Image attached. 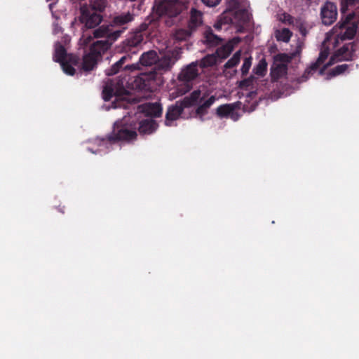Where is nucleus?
Returning <instances> with one entry per match:
<instances>
[{"label": "nucleus", "mask_w": 359, "mask_h": 359, "mask_svg": "<svg viewBox=\"0 0 359 359\" xmlns=\"http://www.w3.org/2000/svg\"><path fill=\"white\" fill-rule=\"evenodd\" d=\"M181 50L172 49L166 52L156 62L150 70L142 72L138 76L128 78L120 76L116 79H109L102 90L103 99L109 101L114 96L121 98L130 94L133 89L149 90L153 83L161 78L163 72L170 71L175 62L180 58Z\"/></svg>", "instance_id": "1"}, {"label": "nucleus", "mask_w": 359, "mask_h": 359, "mask_svg": "<svg viewBox=\"0 0 359 359\" xmlns=\"http://www.w3.org/2000/svg\"><path fill=\"white\" fill-rule=\"evenodd\" d=\"M121 32H110L107 28L99 27L93 31V37L97 40L90 46L89 52L83 57L82 69L92 71L102 59V55L108 50L112 43L120 36Z\"/></svg>", "instance_id": "2"}, {"label": "nucleus", "mask_w": 359, "mask_h": 359, "mask_svg": "<svg viewBox=\"0 0 359 359\" xmlns=\"http://www.w3.org/2000/svg\"><path fill=\"white\" fill-rule=\"evenodd\" d=\"M137 128L135 123H128L126 120L116 121L112 132L106 137L97 140V144L109 149L112 144L118 142L135 140L137 136Z\"/></svg>", "instance_id": "3"}, {"label": "nucleus", "mask_w": 359, "mask_h": 359, "mask_svg": "<svg viewBox=\"0 0 359 359\" xmlns=\"http://www.w3.org/2000/svg\"><path fill=\"white\" fill-rule=\"evenodd\" d=\"M201 98V90H196L183 100L169 106L165 113V125L172 126V123L180 117L185 108L195 106Z\"/></svg>", "instance_id": "4"}, {"label": "nucleus", "mask_w": 359, "mask_h": 359, "mask_svg": "<svg viewBox=\"0 0 359 359\" xmlns=\"http://www.w3.org/2000/svg\"><path fill=\"white\" fill-rule=\"evenodd\" d=\"M358 43L356 41L350 42L344 44L340 48L337 49L330 58L329 62L323 67L319 71L320 74H323L325 69L341 61H352L355 57Z\"/></svg>", "instance_id": "5"}, {"label": "nucleus", "mask_w": 359, "mask_h": 359, "mask_svg": "<svg viewBox=\"0 0 359 359\" xmlns=\"http://www.w3.org/2000/svg\"><path fill=\"white\" fill-rule=\"evenodd\" d=\"M186 6L179 0H163L155 6V11L159 16L174 18L180 15Z\"/></svg>", "instance_id": "6"}, {"label": "nucleus", "mask_w": 359, "mask_h": 359, "mask_svg": "<svg viewBox=\"0 0 359 359\" xmlns=\"http://www.w3.org/2000/svg\"><path fill=\"white\" fill-rule=\"evenodd\" d=\"M290 60L291 57L285 53H278L274 56L270 72L273 81H276L287 74V64Z\"/></svg>", "instance_id": "7"}, {"label": "nucleus", "mask_w": 359, "mask_h": 359, "mask_svg": "<svg viewBox=\"0 0 359 359\" xmlns=\"http://www.w3.org/2000/svg\"><path fill=\"white\" fill-rule=\"evenodd\" d=\"M197 62H192L182 69L178 74L179 81L183 83L186 86V91H189L192 88V81L199 76V69Z\"/></svg>", "instance_id": "8"}, {"label": "nucleus", "mask_w": 359, "mask_h": 359, "mask_svg": "<svg viewBox=\"0 0 359 359\" xmlns=\"http://www.w3.org/2000/svg\"><path fill=\"white\" fill-rule=\"evenodd\" d=\"M143 40L144 36L142 32L137 31L131 33L123 41L121 50L126 54H136L139 51Z\"/></svg>", "instance_id": "9"}, {"label": "nucleus", "mask_w": 359, "mask_h": 359, "mask_svg": "<svg viewBox=\"0 0 359 359\" xmlns=\"http://www.w3.org/2000/svg\"><path fill=\"white\" fill-rule=\"evenodd\" d=\"M133 20L134 14L130 12L122 13L113 18L110 25H102L100 27L107 28L110 32H121V35L128 28L127 25Z\"/></svg>", "instance_id": "10"}, {"label": "nucleus", "mask_w": 359, "mask_h": 359, "mask_svg": "<svg viewBox=\"0 0 359 359\" xmlns=\"http://www.w3.org/2000/svg\"><path fill=\"white\" fill-rule=\"evenodd\" d=\"M80 20L87 29L97 27L102 20V15L87 8V5L81 7Z\"/></svg>", "instance_id": "11"}, {"label": "nucleus", "mask_w": 359, "mask_h": 359, "mask_svg": "<svg viewBox=\"0 0 359 359\" xmlns=\"http://www.w3.org/2000/svg\"><path fill=\"white\" fill-rule=\"evenodd\" d=\"M131 55L125 54L123 55L117 62H116L110 68L105 70V73L107 76H113L118 73L121 69L124 70H134L137 68V64H129L127 63L131 60Z\"/></svg>", "instance_id": "12"}, {"label": "nucleus", "mask_w": 359, "mask_h": 359, "mask_svg": "<svg viewBox=\"0 0 359 359\" xmlns=\"http://www.w3.org/2000/svg\"><path fill=\"white\" fill-rule=\"evenodd\" d=\"M320 16L325 25H331L337 20V6L334 3L327 1L321 8Z\"/></svg>", "instance_id": "13"}, {"label": "nucleus", "mask_w": 359, "mask_h": 359, "mask_svg": "<svg viewBox=\"0 0 359 359\" xmlns=\"http://www.w3.org/2000/svg\"><path fill=\"white\" fill-rule=\"evenodd\" d=\"M358 25L359 22L353 20L351 24L347 23L342 28H340L337 24L332 30L341 40L352 39L357 32Z\"/></svg>", "instance_id": "14"}, {"label": "nucleus", "mask_w": 359, "mask_h": 359, "mask_svg": "<svg viewBox=\"0 0 359 359\" xmlns=\"http://www.w3.org/2000/svg\"><path fill=\"white\" fill-rule=\"evenodd\" d=\"M208 97V94L207 93H205L203 95L201 93V98L198 100V102L195 104L198 105L196 109V114L201 118L208 114V109L216 101V97L215 95H211L209 97Z\"/></svg>", "instance_id": "15"}, {"label": "nucleus", "mask_w": 359, "mask_h": 359, "mask_svg": "<svg viewBox=\"0 0 359 359\" xmlns=\"http://www.w3.org/2000/svg\"><path fill=\"white\" fill-rule=\"evenodd\" d=\"M137 111L140 113H144L146 116L158 118L161 116L163 108L160 103H146L138 106Z\"/></svg>", "instance_id": "16"}, {"label": "nucleus", "mask_w": 359, "mask_h": 359, "mask_svg": "<svg viewBox=\"0 0 359 359\" xmlns=\"http://www.w3.org/2000/svg\"><path fill=\"white\" fill-rule=\"evenodd\" d=\"M330 54V49L327 47H325L323 46V48L320 50L319 53V56L317 60L312 63L309 68H307L302 77L306 79L309 78L311 74H313L315 72H316L320 66L325 62V60L327 58Z\"/></svg>", "instance_id": "17"}, {"label": "nucleus", "mask_w": 359, "mask_h": 359, "mask_svg": "<svg viewBox=\"0 0 359 359\" xmlns=\"http://www.w3.org/2000/svg\"><path fill=\"white\" fill-rule=\"evenodd\" d=\"M230 16L233 18V23H238L239 32H243V27L248 25L251 19V15L246 9L235 11Z\"/></svg>", "instance_id": "18"}, {"label": "nucleus", "mask_w": 359, "mask_h": 359, "mask_svg": "<svg viewBox=\"0 0 359 359\" xmlns=\"http://www.w3.org/2000/svg\"><path fill=\"white\" fill-rule=\"evenodd\" d=\"M137 125V129L142 135H150L156 131L158 127L157 123L153 119H145L135 123Z\"/></svg>", "instance_id": "19"}, {"label": "nucleus", "mask_w": 359, "mask_h": 359, "mask_svg": "<svg viewBox=\"0 0 359 359\" xmlns=\"http://www.w3.org/2000/svg\"><path fill=\"white\" fill-rule=\"evenodd\" d=\"M158 60V55L155 50H149L142 54L140 57L139 62L143 66L156 65Z\"/></svg>", "instance_id": "20"}, {"label": "nucleus", "mask_w": 359, "mask_h": 359, "mask_svg": "<svg viewBox=\"0 0 359 359\" xmlns=\"http://www.w3.org/2000/svg\"><path fill=\"white\" fill-rule=\"evenodd\" d=\"M241 104V102H236L231 104L219 105L216 109V114L220 118L228 117L233 109H239Z\"/></svg>", "instance_id": "21"}, {"label": "nucleus", "mask_w": 359, "mask_h": 359, "mask_svg": "<svg viewBox=\"0 0 359 359\" xmlns=\"http://www.w3.org/2000/svg\"><path fill=\"white\" fill-rule=\"evenodd\" d=\"M202 18L203 13L197 9L192 8L190 11V20L188 23L189 29L195 31L202 24Z\"/></svg>", "instance_id": "22"}, {"label": "nucleus", "mask_w": 359, "mask_h": 359, "mask_svg": "<svg viewBox=\"0 0 359 359\" xmlns=\"http://www.w3.org/2000/svg\"><path fill=\"white\" fill-rule=\"evenodd\" d=\"M203 36L204 43H206L208 46H216L219 45L222 41L219 36L213 33V31L210 27H208L205 31Z\"/></svg>", "instance_id": "23"}, {"label": "nucleus", "mask_w": 359, "mask_h": 359, "mask_svg": "<svg viewBox=\"0 0 359 359\" xmlns=\"http://www.w3.org/2000/svg\"><path fill=\"white\" fill-rule=\"evenodd\" d=\"M217 56L215 54H208L203 57L200 60L195 61L197 62V65L201 69H204L210 67H212L217 64Z\"/></svg>", "instance_id": "24"}, {"label": "nucleus", "mask_w": 359, "mask_h": 359, "mask_svg": "<svg viewBox=\"0 0 359 359\" xmlns=\"http://www.w3.org/2000/svg\"><path fill=\"white\" fill-rule=\"evenodd\" d=\"M107 5V0H90V4L87 5V8L101 14L104 11Z\"/></svg>", "instance_id": "25"}, {"label": "nucleus", "mask_w": 359, "mask_h": 359, "mask_svg": "<svg viewBox=\"0 0 359 359\" xmlns=\"http://www.w3.org/2000/svg\"><path fill=\"white\" fill-rule=\"evenodd\" d=\"M355 20L358 22H359V7L357 8L354 11L348 13L345 18H341V20L337 23V26L340 28H342L347 23L351 22V21Z\"/></svg>", "instance_id": "26"}, {"label": "nucleus", "mask_w": 359, "mask_h": 359, "mask_svg": "<svg viewBox=\"0 0 359 359\" xmlns=\"http://www.w3.org/2000/svg\"><path fill=\"white\" fill-rule=\"evenodd\" d=\"M233 24V18L229 15L227 12H224L217 22L214 24L216 30L219 31L222 28V25Z\"/></svg>", "instance_id": "27"}, {"label": "nucleus", "mask_w": 359, "mask_h": 359, "mask_svg": "<svg viewBox=\"0 0 359 359\" xmlns=\"http://www.w3.org/2000/svg\"><path fill=\"white\" fill-rule=\"evenodd\" d=\"M292 36V32L288 28L276 30L275 32V36L278 41L287 43L290 41Z\"/></svg>", "instance_id": "28"}, {"label": "nucleus", "mask_w": 359, "mask_h": 359, "mask_svg": "<svg viewBox=\"0 0 359 359\" xmlns=\"http://www.w3.org/2000/svg\"><path fill=\"white\" fill-rule=\"evenodd\" d=\"M267 72V62L265 58H262L253 68V73L259 76L263 77Z\"/></svg>", "instance_id": "29"}, {"label": "nucleus", "mask_w": 359, "mask_h": 359, "mask_svg": "<svg viewBox=\"0 0 359 359\" xmlns=\"http://www.w3.org/2000/svg\"><path fill=\"white\" fill-rule=\"evenodd\" d=\"M67 57V50L65 47L59 44L56 48L54 53V60L57 62H60V64L63 62H65Z\"/></svg>", "instance_id": "30"}, {"label": "nucleus", "mask_w": 359, "mask_h": 359, "mask_svg": "<svg viewBox=\"0 0 359 359\" xmlns=\"http://www.w3.org/2000/svg\"><path fill=\"white\" fill-rule=\"evenodd\" d=\"M233 50V46L231 44L227 43L223 45L216 50L217 56L220 59H226L229 57Z\"/></svg>", "instance_id": "31"}, {"label": "nucleus", "mask_w": 359, "mask_h": 359, "mask_svg": "<svg viewBox=\"0 0 359 359\" xmlns=\"http://www.w3.org/2000/svg\"><path fill=\"white\" fill-rule=\"evenodd\" d=\"M348 65L343 64L336 66L329 71L327 75V79L340 75L344 73L348 68Z\"/></svg>", "instance_id": "32"}, {"label": "nucleus", "mask_w": 359, "mask_h": 359, "mask_svg": "<svg viewBox=\"0 0 359 359\" xmlns=\"http://www.w3.org/2000/svg\"><path fill=\"white\" fill-rule=\"evenodd\" d=\"M193 32L194 31L189 29V27L187 29H179L175 32V38L179 41H186L191 36Z\"/></svg>", "instance_id": "33"}, {"label": "nucleus", "mask_w": 359, "mask_h": 359, "mask_svg": "<svg viewBox=\"0 0 359 359\" xmlns=\"http://www.w3.org/2000/svg\"><path fill=\"white\" fill-rule=\"evenodd\" d=\"M241 60V51H237L233 54L231 58H230L224 65L225 69H230L236 67L240 62Z\"/></svg>", "instance_id": "34"}, {"label": "nucleus", "mask_w": 359, "mask_h": 359, "mask_svg": "<svg viewBox=\"0 0 359 359\" xmlns=\"http://www.w3.org/2000/svg\"><path fill=\"white\" fill-rule=\"evenodd\" d=\"M255 80V77L251 75L250 77L241 81L238 87L241 89L247 90L250 86H252Z\"/></svg>", "instance_id": "35"}, {"label": "nucleus", "mask_w": 359, "mask_h": 359, "mask_svg": "<svg viewBox=\"0 0 359 359\" xmlns=\"http://www.w3.org/2000/svg\"><path fill=\"white\" fill-rule=\"evenodd\" d=\"M341 1V12L342 14L346 13L349 6L355 5L357 0H340Z\"/></svg>", "instance_id": "36"}, {"label": "nucleus", "mask_w": 359, "mask_h": 359, "mask_svg": "<svg viewBox=\"0 0 359 359\" xmlns=\"http://www.w3.org/2000/svg\"><path fill=\"white\" fill-rule=\"evenodd\" d=\"M251 65H252V57H250L245 58L243 63L242 65V67H241V69L243 76H245L248 73V72L251 67Z\"/></svg>", "instance_id": "37"}, {"label": "nucleus", "mask_w": 359, "mask_h": 359, "mask_svg": "<svg viewBox=\"0 0 359 359\" xmlns=\"http://www.w3.org/2000/svg\"><path fill=\"white\" fill-rule=\"evenodd\" d=\"M279 20L289 25L294 24V17L285 12L280 15Z\"/></svg>", "instance_id": "38"}, {"label": "nucleus", "mask_w": 359, "mask_h": 359, "mask_svg": "<svg viewBox=\"0 0 359 359\" xmlns=\"http://www.w3.org/2000/svg\"><path fill=\"white\" fill-rule=\"evenodd\" d=\"M63 71L68 75L73 76L75 74V69L67 61L61 63Z\"/></svg>", "instance_id": "39"}, {"label": "nucleus", "mask_w": 359, "mask_h": 359, "mask_svg": "<svg viewBox=\"0 0 359 359\" xmlns=\"http://www.w3.org/2000/svg\"><path fill=\"white\" fill-rule=\"evenodd\" d=\"M228 4L229 9L225 12H227L229 15H231V14H233V11H235L234 10L238 7L239 3L237 0H228Z\"/></svg>", "instance_id": "40"}, {"label": "nucleus", "mask_w": 359, "mask_h": 359, "mask_svg": "<svg viewBox=\"0 0 359 359\" xmlns=\"http://www.w3.org/2000/svg\"><path fill=\"white\" fill-rule=\"evenodd\" d=\"M222 0H201L202 3L208 7L217 6Z\"/></svg>", "instance_id": "41"}, {"label": "nucleus", "mask_w": 359, "mask_h": 359, "mask_svg": "<svg viewBox=\"0 0 359 359\" xmlns=\"http://www.w3.org/2000/svg\"><path fill=\"white\" fill-rule=\"evenodd\" d=\"M240 116L241 115L238 111H236V109H233V111H232V113H230L229 115V116L235 121L238 120Z\"/></svg>", "instance_id": "42"}, {"label": "nucleus", "mask_w": 359, "mask_h": 359, "mask_svg": "<svg viewBox=\"0 0 359 359\" xmlns=\"http://www.w3.org/2000/svg\"><path fill=\"white\" fill-rule=\"evenodd\" d=\"M299 31L300 32V34L303 36H306V34H308V30L306 29V27H304V25H301L299 28Z\"/></svg>", "instance_id": "43"}, {"label": "nucleus", "mask_w": 359, "mask_h": 359, "mask_svg": "<svg viewBox=\"0 0 359 359\" xmlns=\"http://www.w3.org/2000/svg\"><path fill=\"white\" fill-rule=\"evenodd\" d=\"M92 39V36H89L86 39V43H88Z\"/></svg>", "instance_id": "44"}, {"label": "nucleus", "mask_w": 359, "mask_h": 359, "mask_svg": "<svg viewBox=\"0 0 359 359\" xmlns=\"http://www.w3.org/2000/svg\"><path fill=\"white\" fill-rule=\"evenodd\" d=\"M88 150H89L90 152L93 153V154H95V153H96V152H95L94 151H93V149H88Z\"/></svg>", "instance_id": "45"}]
</instances>
